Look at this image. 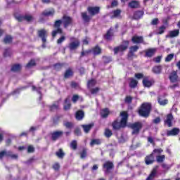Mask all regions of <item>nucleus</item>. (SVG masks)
<instances>
[{
    "mask_svg": "<svg viewBox=\"0 0 180 180\" xmlns=\"http://www.w3.org/2000/svg\"><path fill=\"white\" fill-rule=\"evenodd\" d=\"M131 41L134 44H146L143 36L134 35L131 37Z\"/></svg>",
    "mask_w": 180,
    "mask_h": 180,
    "instance_id": "nucleus-12",
    "label": "nucleus"
},
{
    "mask_svg": "<svg viewBox=\"0 0 180 180\" xmlns=\"http://www.w3.org/2000/svg\"><path fill=\"white\" fill-rule=\"evenodd\" d=\"M7 157L11 158V160H18L19 155L18 154H13V151H7Z\"/></svg>",
    "mask_w": 180,
    "mask_h": 180,
    "instance_id": "nucleus-37",
    "label": "nucleus"
},
{
    "mask_svg": "<svg viewBox=\"0 0 180 180\" xmlns=\"http://www.w3.org/2000/svg\"><path fill=\"white\" fill-rule=\"evenodd\" d=\"M87 12L90 15H88L86 12H82L81 17L84 22V23H89L92 19V16H96V15H99L101 13L100 6H89L87 7Z\"/></svg>",
    "mask_w": 180,
    "mask_h": 180,
    "instance_id": "nucleus-3",
    "label": "nucleus"
},
{
    "mask_svg": "<svg viewBox=\"0 0 180 180\" xmlns=\"http://www.w3.org/2000/svg\"><path fill=\"white\" fill-rule=\"evenodd\" d=\"M144 161L146 165H151L153 162H155V158L153 153H150L146 156Z\"/></svg>",
    "mask_w": 180,
    "mask_h": 180,
    "instance_id": "nucleus-16",
    "label": "nucleus"
},
{
    "mask_svg": "<svg viewBox=\"0 0 180 180\" xmlns=\"http://www.w3.org/2000/svg\"><path fill=\"white\" fill-rule=\"evenodd\" d=\"M88 155V149L86 148H84L80 152V158L82 160H84V158H86V156Z\"/></svg>",
    "mask_w": 180,
    "mask_h": 180,
    "instance_id": "nucleus-42",
    "label": "nucleus"
},
{
    "mask_svg": "<svg viewBox=\"0 0 180 180\" xmlns=\"http://www.w3.org/2000/svg\"><path fill=\"white\" fill-rule=\"evenodd\" d=\"M13 40V37H12V36L6 35V37L4 39V43H5V44H11Z\"/></svg>",
    "mask_w": 180,
    "mask_h": 180,
    "instance_id": "nucleus-40",
    "label": "nucleus"
},
{
    "mask_svg": "<svg viewBox=\"0 0 180 180\" xmlns=\"http://www.w3.org/2000/svg\"><path fill=\"white\" fill-rule=\"evenodd\" d=\"M94 123H91L89 124H82L81 127H82L84 133H86V134H88V133H89V131H91V130L92 129V127H94Z\"/></svg>",
    "mask_w": 180,
    "mask_h": 180,
    "instance_id": "nucleus-26",
    "label": "nucleus"
},
{
    "mask_svg": "<svg viewBox=\"0 0 180 180\" xmlns=\"http://www.w3.org/2000/svg\"><path fill=\"white\" fill-rule=\"evenodd\" d=\"M153 73L156 75H160L162 72V66L161 65H156L154 66L152 69Z\"/></svg>",
    "mask_w": 180,
    "mask_h": 180,
    "instance_id": "nucleus-32",
    "label": "nucleus"
},
{
    "mask_svg": "<svg viewBox=\"0 0 180 180\" xmlns=\"http://www.w3.org/2000/svg\"><path fill=\"white\" fill-rule=\"evenodd\" d=\"M124 102L130 105V103L133 102V97H131V96H127L124 98Z\"/></svg>",
    "mask_w": 180,
    "mask_h": 180,
    "instance_id": "nucleus-53",
    "label": "nucleus"
},
{
    "mask_svg": "<svg viewBox=\"0 0 180 180\" xmlns=\"http://www.w3.org/2000/svg\"><path fill=\"white\" fill-rule=\"evenodd\" d=\"M139 46H132L129 47V51L128 53V58H133L134 57H136V54L134 53L137 52L139 51Z\"/></svg>",
    "mask_w": 180,
    "mask_h": 180,
    "instance_id": "nucleus-15",
    "label": "nucleus"
},
{
    "mask_svg": "<svg viewBox=\"0 0 180 180\" xmlns=\"http://www.w3.org/2000/svg\"><path fill=\"white\" fill-rule=\"evenodd\" d=\"M129 8H131V9H137L138 8H140V2L139 1H131L129 3Z\"/></svg>",
    "mask_w": 180,
    "mask_h": 180,
    "instance_id": "nucleus-30",
    "label": "nucleus"
},
{
    "mask_svg": "<svg viewBox=\"0 0 180 180\" xmlns=\"http://www.w3.org/2000/svg\"><path fill=\"white\" fill-rule=\"evenodd\" d=\"M135 78L137 79H141V78H144V75H143V73H136Z\"/></svg>",
    "mask_w": 180,
    "mask_h": 180,
    "instance_id": "nucleus-61",
    "label": "nucleus"
},
{
    "mask_svg": "<svg viewBox=\"0 0 180 180\" xmlns=\"http://www.w3.org/2000/svg\"><path fill=\"white\" fill-rule=\"evenodd\" d=\"M161 58H162V56H157L153 58V61L154 63H161Z\"/></svg>",
    "mask_w": 180,
    "mask_h": 180,
    "instance_id": "nucleus-63",
    "label": "nucleus"
},
{
    "mask_svg": "<svg viewBox=\"0 0 180 180\" xmlns=\"http://www.w3.org/2000/svg\"><path fill=\"white\" fill-rule=\"evenodd\" d=\"M34 151V147H33V146L30 145L27 147V153H32Z\"/></svg>",
    "mask_w": 180,
    "mask_h": 180,
    "instance_id": "nucleus-60",
    "label": "nucleus"
},
{
    "mask_svg": "<svg viewBox=\"0 0 180 180\" xmlns=\"http://www.w3.org/2000/svg\"><path fill=\"white\" fill-rule=\"evenodd\" d=\"M145 55L144 57H146L148 58H151L152 57H154L155 55V53H157V49L155 48H150L144 51Z\"/></svg>",
    "mask_w": 180,
    "mask_h": 180,
    "instance_id": "nucleus-13",
    "label": "nucleus"
},
{
    "mask_svg": "<svg viewBox=\"0 0 180 180\" xmlns=\"http://www.w3.org/2000/svg\"><path fill=\"white\" fill-rule=\"evenodd\" d=\"M165 29H167L165 25L160 26L159 27V29H158V32H157V34H164L165 32Z\"/></svg>",
    "mask_w": 180,
    "mask_h": 180,
    "instance_id": "nucleus-51",
    "label": "nucleus"
},
{
    "mask_svg": "<svg viewBox=\"0 0 180 180\" xmlns=\"http://www.w3.org/2000/svg\"><path fill=\"white\" fill-rule=\"evenodd\" d=\"M37 63L34 59H31L29 63L25 65V68H32V67H36Z\"/></svg>",
    "mask_w": 180,
    "mask_h": 180,
    "instance_id": "nucleus-43",
    "label": "nucleus"
},
{
    "mask_svg": "<svg viewBox=\"0 0 180 180\" xmlns=\"http://www.w3.org/2000/svg\"><path fill=\"white\" fill-rule=\"evenodd\" d=\"M65 40V36H62L60 37L58 40H57V44H61V43H63V41H64Z\"/></svg>",
    "mask_w": 180,
    "mask_h": 180,
    "instance_id": "nucleus-62",
    "label": "nucleus"
},
{
    "mask_svg": "<svg viewBox=\"0 0 180 180\" xmlns=\"http://www.w3.org/2000/svg\"><path fill=\"white\" fill-rule=\"evenodd\" d=\"M100 115L102 119H106L109 115H110V111L109 110V108H105L101 110Z\"/></svg>",
    "mask_w": 180,
    "mask_h": 180,
    "instance_id": "nucleus-27",
    "label": "nucleus"
},
{
    "mask_svg": "<svg viewBox=\"0 0 180 180\" xmlns=\"http://www.w3.org/2000/svg\"><path fill=\"white\" fill-rule=\"evenodd\" d=\"M75 119L76 120L81 121L85 117V112H84V110H79L75 112Z\"/></svg>",
    "mask_w": 180,
    "mask_h": 180,
    "instance_id": "nucleus-25",
    "label": "nucleus"
},
{
    "mask_svg": "<svg viewBox=\"0 0 180 180\" xmlns=\"http://www.w3.org/2000/svg\"><path fill=\"white\" fill-rule=\"evenodd\" d=\"M63 134H64V132H63V131H53L51 134V140L53 141H57V140H58V139H60V137L63 136Z\"/></svg>",
    "mask_w": 180,
    "mask_h": 180,
    "instance_id": "nucleus-20",
    "label": "nucleus"
},
{
    "mask_svg": "<svg viewBox=\"0 0 180 180\" xmlns=\"http://www.w3.org/2000/svg\"><path fill=\"white\" fill-rule=\"evenodd\" d=\"M65 64L64 63H56L53 65V68L56 70V71H60L63 69V67H64Z\"/></svg>",
    "mask_w": 180,
    "mask_h": 180,
    "instance_id": "nucleus-45",
    "label": "nucleus"
},
{
    "mask_svg": "<svg viewBox=\"0 0 180 180\" xmlns=\"http://www.w3.org/2000/svg\"><path fill=\"white\" fill-rule=\"evenodd\" d=\"M91 52L94 56H101V54H102V49L99 45H96L94 47L91 48Z\"/></svg>",
    "mask_w": 180,
    "mask_h": 180,
    "instance_id": "nucleus-24",
    "label": "nucleus"
},
{
    "mask_svg": "<svg viewBox=\"0 0 180 180\" xmlns=\"http://www.w3.org/2000/svg\"><path fill=\"white\" fill-rule=\"evenodd\" d=\"M54 13H56V11L54 10V8H52L49 11H43L42 15L43 16H54Z\"/></svg>",
    "mask_w": 180,
    "mask_h": 180,
    "instance_id": "nucleus-36",
    "label": "nucleus"
},
{
    "mask_svg": "<svg viewBox=\"0 0 180 180\" xmlns=\"http://www.w3.org/2000/svg\"><path fill=\"white\" fill-rule=\"evenodd\" d=\"M169 79L170 80V82H172V84L175 82H178L179 81L178 72L176 71H172L170 73V75L169 76Z\"/></svg>",
    "mask_w": 180,
    "mask_h": 180,
    "instance_id": "nucleus-19",
    "label": "nucleus"
},
{
    "mask_svg": "<svg viewBox=\"0 0 180 180\" xmlns=\"http://www.w3.org/2000/svg\"><path fill=\"white\" fill-rule=\"evenodd\" d=\"M100 90L101 89H99V87H96V88L91 89L90 92L91 95H96V94H98V92H99Z\"/></svg>",
    "mask_w": 180,
    "mask_h": 180,
    "instance_id": "nucleus-57",
    "label": "nucleus"
},
{
    "mask_svg": "<svg viewBox=\"0 0 180 180\" xmlns=\"http://www.w3.org/2000/svg\"><path fill=\"white\" fill-rule=\"evenodd\" d=\"M22 70V65L20 64H14L12 65L11 71L13 72H19Z\"/></svg>",
    "mask_w": 180,
    "mask_h": 180,
    "instance_id": "nucleus-33",
    "label": "nucleus"
},
{
    "mask_svg": "<svg viewBox=\"0 0 180 180\" xmlns=\"http://www.w3.org/2000/svg\"><path fill=\"white\" fill-rule=\"evenodd\" d=\"M142 84L145 88H151L155 84V80L154 79H150V77H145L142 80Z\"/></svg>",
    "mask_w": 180,
    "mask_h": 180,
    "instance_id": "nucleus-9",
    "label": "nucleus"
},
{
    "mask_svg": "<svg viewBox=\"0 0 180 180\" xmlns=\"http://www.w3.org/2000/svg\"><path fill=\"white\" fill-rule=\"evenodd\" d=\"M138 113L141 117H148L151 113V104L149 103H142L138 110Z\"/></svg>",
    "mask_w": 180,
    "mask_h": 180,
    "instance_id": "nucleus-4",
    "label": "nucleus"
},
{
    "mask_svg": "<svg viewBox=\"0 0 180 180\" xmlns=\"http://www.w3.org/2000/svg\"><path fill=\"white\" fill-rule=\"evenodd\" d=\"M130 127L132 129L131 134H139L140 133V130L143 129V123L140 122H136L131 124Z\"/></svg>",
    "mask_w": 180,
    "mask_h": 180,
    "instance_id": "nucleus-7",
    "label": "nucleus"
},
{
    "mask_svg": "<svg viewBox=\"0 0 180 180\" xmlns=\"http://www.w3.org/2000/svg\"><path fill=\"white\" fill-rule=\"evenodd\" d=\"M158 103L160 106H165L166 105H168V99L167 98L162 99V97L161 96H159L158 97Z\"/></svg>",
    "mask_w": 180,
    "mask_h": 180,
    "instance_id": "nucleus-31",
    "label": "nucleus"
},
{
    "mask_svg": "<svg viewBox=\"0 0 180 180\" xmlns=\"http://www.w3.org/2000/svg\"><path fill=\"white\" fill-rule=\"evenodd\" d=\"M174 59V53H170L167 55V56L165 58V61L166 63H169V61L172 60Z\"/></svg>",
    "mask_w": 180,
    "mask_h": 180,
    "instance_id": "nucleus-56",
    "label": "nucleus"
},
{
    "mask_svg": "<svg viewBox=\"0 0 180 180\" xmlns=\"http://www.w3.org/2000/svg\"><path fill=\"white\" fill-rule=\"evenodd\" d=\"M165 161V155H158L156 156V162L158 164H162Z\"/></svg>",
    "mask_w": 180,
    "mask_h": 180,
    "instance_id": "nucleus-38",
    "label": "nucleus"
},
{
    "mask_svg": "<svg viewBox=\"0 0 180 180\" xmlns=\"http://www.w3.org/2000/svg\"><path fill=\"white\" fill-rule=\"evenodd\" d=\"M102 144V140L99 139H91L90 142L91 147H94V146H101Z\"/></svg>",
    "mask_w": 180,
    "mask_h": 180,
    "instance_id": "nucleus-34",
    "label": "nucleus"
},
{
    "mask_svg": "<svg viewBox=\"0 0 180 180\" xmlns=\"http://www.w3.org/2000/svg\"><path fill=\"white\" fill-rule=\"evenodd\" d=\"M56 155L58 158L63 160L65 156V153H64V150H63V148H59L58 150L56 152Z\"/></svg>",
    "mask_w": 180,
    "mask_h": 180,
    "instance_id": "nucleus-35",
    "label": "nucleus"
},
{
    "mask_svg": "<svg viewBox=\"0 0 180 180\" xmlns=\"http://www.w3.org/2000/svg\"><path fill=\"white\" fill-rule=\"evenodd\" d=\"M72 18L63 15L62 17V20H56L53 23V28L56 29L52 31L51 34L52 37H56L57 34H63V29H61V25H63L65 29H67L68 26H71L72 25Z\"/></svg>",
    "mask_w": 180,
    "mask_h": 180,
    "instance_id": "nucleus-1",
    "label": "nucleus"
},
{
    "mask_svg": "<svg viewBox=\"0 0 180 180\" xmlns=\"http://www.w3.org/2000/svg\"><path fill=\"white\" fill-rule=\"evenodd\" d=\"M79 99H81L82 101V97H79V96L77 94H74L72 97V102H73V103H77V101Z\"/></svg>",
    "mask_w": 180,
    "mask_h": 180,
    "instance_id": "nucleus-50",
    "label": "nucleus"
},
{
    "mask_svg": "<svg viewBox=\"0 0 180 180\" xmlns=\"http://www.w3.org/2000/svg\"><path fill=\"white\" fill-rule=\"evenodd\" d=\"M129 88L131 89H134V88H137V85H139V81H137L136 79L131 77L129 78Z\"/></svg>",
    "mask_w": 180,
    "mask_h": 180,
    "instance_id": "nucleus-28",
    "label": "nucleus"
},
{
    "mask_svg": "<svg viewBox=\"0 0 180 180\" xmlns=\"http://www.w3.org/2000/svg\"><path fill=\"white\" fill-rule=\"evenodd\" d=\"M96 85V81L94 79H91L87 82V88H92V86H95Z\"/></svg>",
    "mask_w": 180,
    "mask_h": 180,
    "instance_id": "nucleus-48",
    "label": "nucleus"
},
{
    "mask_svg": "<svg viewBox=\"0 0 180 180\" xmlns=\"http://www.w3.org/2000/svg\"><path fill=\"white\" fill-rule=\"evenodd\" d=\"M37 34L39 37L41 39L43 43L42 46L44 47V44H46V42L47 41V31L44 29L39 30L37 32Z\"/></svg>",
    "mask_w": 180,
    "mask_h": 180,
    "instance_id": "nucleus-10",
    "label": "nucleus"
},
{
    "mask_svg": "<svg viewBox=\"0 0 180 180\" xmlns=\"http://www.w3.org/2000/svg\"><path fill=\"white\" fill-rule=\"evenodd\" d=\"M162 153H164V150H162V148H155L152 153L154 155V154H162Z\"/></svg>",
    "mask_w": 180,
    "mask_h": 180,
    "instance_id": "nucleus-52",
    "label": "nucleus"
},
{
    "mask_svg": "<svg viewBox=\"0 0 180 180\" xmlns=\"http://www.w3.org/2000/svg\"><path fill=\"white\" fill-rule=\"evenodd\" d=\"M113 36H115V33H113V28L110 27L103 35V39L107 41H112V37H113Z\"/></svg>",
    "mask_w": 180,
    "mask_h": 180,
    "instance_id": "nucleus-14",
    "label": "nucleus"
},
{
    "mask_svg": "<svg viewBox=\"0 0 180 180\" xmlns=\"http://www.w3.org/2000/svg\"><path fill=\"white\" fill-rule=\"evenodd\" d=\"M72 77H74V71L72 70V69H71V68H69L65 71L63 78L65 79H68V78H71Z\"/></svg>",
    "mask_w": 180,
    "mask_h": 180,
    "instance_id": "nucleus-22",
    "label": "nucleus"
},
{
    "mask_svg": "<svg viewBox=\"0 0 180 180\" xmlns=\"http://www.w3.org/2000/svg\"><path fill=\"white\" fill-rule=\"evenodd\" d=\"M63 126L66 127V129H71L72 127H74V123L71 122H65L63 123Z\"/></svg>",
    "mask_w": 180,
    "mask_h": 180,
    "instance_id": "nucleus-49",
    "label": "nucleus"
},
{
    "mask_svg": "<svg viewBox=\"0 0 180 180\" xmlns=\"http://www.w3.org/2000/svg\"><path fill=\"white\" fill-rule=\"evenodd\" d=\"M104 136L107 139H110L113 136V132L109 128H106L104 131Z\"/></svg>",
    "mask_w": 180,
    "mask_h": 180,
    "instance_id": "nucleus-41",
    "label": "nucleus"
},
{
    "mask_svg": "<svg viewBox=\"0 0 180 180\" xmlns=\"http://www.w3.org/2000/svg\"><path fill=\"white\" fill-rule=\"evenodd\" d=\"M4 157H8V151L2 150L0 152V160H2Z\"/></svg>",
    "mask_w": 180,
    "mask_h": 180,
    "instance_id": "nucleus-58",
    "label": "nucleus"
},
{
    "mask_svg": "<svg viewBox=\"0 0 180 180\" xmlns=\"http://www.w3.org/2000/svg\"><path fill=\"white\" fill-rule=\"evenodd\" d=\"M179 36V30H174L169 32V34L166 36V37H169L172 39L174 37H178Z\"/></svg>",
    "mask_w": 180,
    "mask_h": 180,
    "instance_id": "nucleus-29",
    "label": "nucleus"
},
{
    "mask_svg": "<svg viewBox=\"0 0 180 180\" xmlns=\"http://www.w3.org/2000/svg\"><path fill=\"white\" fill-rule=\"evenodd\" d=\"M52 168H53V169H54V171H59L60 170V163L56 162L55 164L53 165Z\"/></svg>",
    "mask_w": 180,
    "mask_h": 180,
    "instance_id": "nucleus-59",
    "label": "nucleus"
},
{
    "mask_svg": "<svg viewBox=\"0 0 180 180\" xmlns=\"http://www.w3.org/2000/svg\"><path fill=\"white\" fill-rule=\"evenodd\" d=\"M12 49L10 48H6L4 49V52L3 53L4 57H11L12 56Z\"/></svg>",
    "mask_w": 180,
    "mask_h": 180,
    "instance_id": "nucleus-44",
    "label": "nucleus"
},
{
    "mask_svg": "<svg viewBox=\"0 0 180 180\" xmlns=\"http://www.w3.org/2000/svg\"><path fill=\"white\" fill-rule=\"evenodd\" d=\"M15 19H17L18 22H23V20H25V22H33L34 18L32 15H25L15 16Z\"/></svg>",
    "mask_w": 180,
    "mask_h": 180,
    "instance_id": "nucleus-11",
    "label": "nucleus"
},
{
    "mask_svg": "<svg viewBox=\"0 0 180 180\" xmlns=\"http://www.w3.org/2000/svg\"><path fill=\"white\" fill-rule=\"evenodd\" d=\"M58 104H53L49 105V110L50 112H54V110H58Z\"/></svg>",
    "mask_w": 180,
    "mask_h": 180,
    "instance_id": "nucleus-54",
    "label": "nucleus"
},
{
    "mask_svg": "<svg viewBox=\"0 0 180 180\" xmlns=\"http://www.w3.org/2000/svg\"><path fill=\"white\" fill-rule=\"evenodd\" d=\"M102 58L103 60L104 64H109V63H112V57L111 56H103L102 57Z\"/></svg>",
    "mask_w": 180,
    "mask_h": 180,
    "instance_id": "nucleus-47",
    "label": "nucleus"
},
{
    "mask_svg": "<svg viewBox=\"0 0 180 180\" xmlns=\"http://www.w3.org/2000/svg\"><path fill=\"white\" fill-rule=\"evenodd\" d=\"M64 110H70L71 109V104L70 103V98H66L65 99V105L63 107Z\"/></svg>",
    "mask_w": 180,
    "mask_h": 180,
    "instance_id": "nucleus-39",
    "label": "nucleus"
},
{
    "mask_svg": "<svg viewBox=\"0 0 180 180\" xmlns=\"http://www.w3.org/2000/svg\"><path fill=\"white\" fill-rule=\"evenodd\" d=\"M70 86H71V88H77L78 83L72 81V82H71Z\"/></svg>",
    "mask_w": 180,
    "mask_h": 180,
    "instance_id": "nucleus-64",
    "label": "nucleus"
},
{
    "mask_svg": "<svg viewBox=\"0 0 180 180\" xmlns=\"http://www.w3.org/2000/svg\"><path fill=\"white\" fill-rule=\"evenodd\" d=\"M158 166H155V167L153 168L152 171L148 176V177L146 179V180H154L155 179V177L157 176L158 174Z\"/></svg>",
    "mask_w": 180,
    "mask_h": 180,
    "instance_id": "nucleus-18",
    "label": "nucleus"
},
{
    "mask_svg": "<svg viewBox=\"0 0 180 180\" xmlns=\"http://www.w3.org/2000/svg\"><path fill=\"white\" fill-rule=\"evenodd\" d=\"M113 15L111 16V19H115V18H118L120 16L122 13V11L120 9H117L112 11Z\"/></svg>",
    "mask_w": 180,
    "mask_h": 180,
    "instance_id": "nucleus-46",
    "label": "nucleus"
},
{
    "mask_svg": "<svg viewBox=\"0 0 180 180\" xmlns=\"http://www.w3.org/2000/svg\"><path fill=\"white\" fill-rule=\"evenodd\" d=\"M115 168V164L110 160L105 161L103 164V171L104 174H110L112 170Z\"/></svg>",
    "mask_w": 180,
    "mask_h": 180,
    "instance_id": "nucleus-6",
    "label": "nucleus"
},
{
    "mask_svg": "<svg viewBox=\"0 0 180 180\" xmlns=\"http://www.w3.org/2000/svg\"><path fill=\"white\" fill-rule=\"evenodd\" d=\"M129 46H130V41L124 40L122 44L117 46H115L113 49L114 54H119V53H124L127 49H129Z\"/></svg>",
    "mask_w": 180,
    "mask_h": 180,
    "instance_id": "nucleus-5",
    "label": "nucleus"
},
{
    "mask_svg": "<svg viewBox=\"0 0 180 180\" xmlns=\"http://www.w3.org/2000/svg\"><path fill=\"white\" fill-rule=\"evenodd\" d=\"M70 40L72 42H70L68 46V48L70 51H74V50H77V49H78V47L81 46V42L79 41V40L76 39L75 37H71ZM72 40L75 41H72Z\"/></svg>",
    "mask_w": 180,
    "mask_h": 180,
    "instance_id": "nucleus-8",
    "label": "nucleus"
},
{
    "mask_svg": "<svg viewBox=\"0 0 180 180\" xmlns=\"http://www.w3.org/2000/svg\"><path fill=\"white\" fill-rule=\"evenodd\" d=\"M143 16H144V11L138 10L134 12L132 18L134 20H140V19H143Z\"/></svg>",
    "mask_w": 180,
    "mask_h": 180,
    "instance_id": "nucleus-17",
    "label": "nucleus"
},
{
    "mask_svg": "<svg viewBox=\"0 0 180 180\" xmlns=\"http://www.w3.org/2000/svg\"><path fill=\"white\" fill-rule=\"evenodd\" d=\"M70 147L72 150H77V148L78 147V144L77 143V141H75V140L72 141V142L70 143Z\"/></svg>",
    "mask_w": 180,
    "mask_h": 180,
    "instance_id": "nucleus-55",
    "label": "nucleus"
},
{
    "mask_svg": "<svg viewBox=\"0 0 180 180\" xmlns=\"http://www.w3.org/2000/svg\"><path fill=\"white\" fill-rule=\"evenodd\" d=\"M180 133L179 128L174 127L171 130H168L167 131V137H170L171 136H178Z\"/></svg>",
    "mask_w": 180,
    "mask_h": 180,
    "instance_id": "nucleus-21",
    "label": "nucleus"
},
{
    "mask_svg": "<svg viewBox=\"0 0 180 180\" xmlns=\"http://www.w3.org/2000/svg\"><path fill=\"white\" fill-rule=\"evenodd\" d=\"M120 116L121 117L120 122H119V120H115L112 122V130H120V129H125V127H127L129 113H127V111H122Z\"/></svg>",
    "mask_w": 180,
    "mask_h": 180,
    "instance_id": "nucleus-2",
    "label": "nucleus"
},
{
    "mask_svg": "<svg viewBox=\"0 0 180 180\" xmlns=\"http://www.w3.org/2000/svg\"><path fill=\"white\" fill-rule=\"evenodd\" d=\"M172 120H174V115L172 113H169L167 115L165 124H167L168 127H172Z\"/></svg>",
    "mask_w": 180,
    "mask_h": 180,
    "instance_id": "nucleus-23",
    "label": "nucleus"
}]
</instances>
